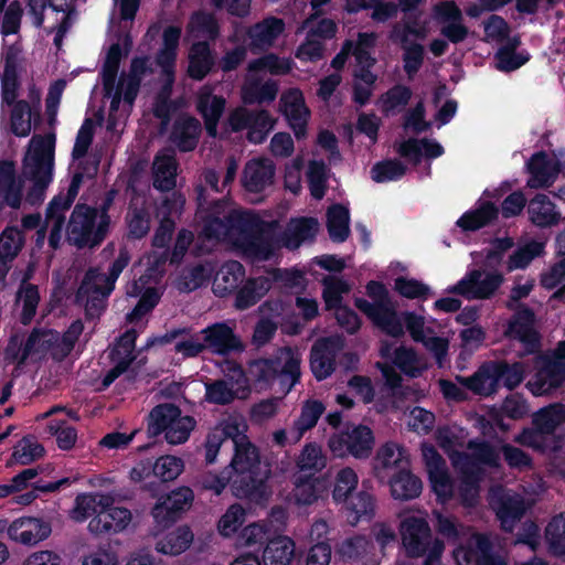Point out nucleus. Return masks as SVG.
Segmentation results:
<instances>
[{"label": "nucleus", "mask_w": 565, "mask_h": 565, "mask_svg": "<svg viewBox=\"0 0 565 565\" xmlns=\"http://www.w3.org/2000/svg\"><path fill=\"white\" fill-rule=\"evenodd\" d=\"M274 119L266 109L253 110L247 130V140L252 143H263L274 128Z\"/></svg>", "instance_id": "bf43d9fd"}, {"label": "nucleus", "mask_w": 565, "mask_h": 565, "mask_svg": "<svg viewBox=\"0 0 565 565\" xmlns=\"http://www.w3.org/2000/svg\"><path fill=\"white\" fill-rule=\"evenodd\" d=\"M443 151L438 142L428 139H409L398 147L399 154L412 161H417L422 156L437 158L443 154Z\"/></svg>", "instance_id": "864d4df0"}, {"label": "nucleus", "mask_w": 565, "mask_h": 565, "mask_svg": "<svg viewBox=\"0 0 565 565\" xmlns=\"http://www.w3.org/2000/svg\"><path fill=\"white\" fill-rule=\"evenodd\" d=\"M130 521V510L110 505L107 498L98 513L89 521L88 530L95 535H110L124 531Z\"/></svg>", "instance_id": "412c9836"}, {"label": "nucleus", "mask_w": 565, "mask_h": 565, "mask_svg": "<svg viewBox=\"0 0 565 565\" xmlns=\"http://www.w3.org/2000/svg\"><path fill=\"white\" fill-rule=\"evenodd\" d=\"M505 335L518 340L523 345L524 353H534L539 349L540 339L534 327L533 312L526 308L519 310L510 320Z\"/></svg>", "instance_id": "a878e982"}, {"label": "nucleus", "mask_w": 565, "mask_h": 565, "mask_svg": "<svg viewBox=\"0 0 565 565\" xmlns=\"http://www.w3.org/2000/svg\"><path fill=\"white\" fill-rule=\"evenodd\" d=\"M277 94L278 85L274 81L254 82L243 88L242 98L246 105L263 104L274 102Z\"/></svg>", "instance_id": "6e6d98bb"}, {"label": "nucleus", "mask_w": 565, "mask_h": 565, "mask_svg": "<svg viewBox=\"0 0 565 565\" xmlns=\"http://www.w3.org/2000/svg\"><path fill=\"white\" fill-rule=\"evenodd\" d=\"M198 212L203 223L202 234L209 241H230L238 237L241 228H250L246 221L248 212L230 210L226 198L210 201L203 185L195 188Z\"/></svg>", "instance_id": "f257e3e1"}, {"label": "nucleus", "mask_w": 565, "mask_h": 565, "mask_svg": "<svg viewBox=\"0 0 565 565\" xmlns=\"http://www.w3.org/2000/svg\"><path fill=\"white\" fill-rule=\"evenodd\" d=\"M472 457L471 461L463 462L461 466L457 467L462 472V479L459 486V495L462 504L466 507H472L478 501L480 465L498 467L500 460L495 450L483 443L473 446Z\"/></svg>", "instance_id": "1a4fd4ad"}, {"label": "nucleus", "mask_w": 565, "mask_h": 565, "mask_svg": "<svg viewBox=\"0 0 565 565\" xmlns=\"http://www.w3.org/2000/svg\"><path fill=\"white\" fill-rule=\"evenodd\" d=\"M11 110V131L18 137H26L31 132V116L32 109L30 104L20 99L15 102Z\"/></svg>", "instance_id": "e2e57ef3"}, {"label": "nucleus", "mask_w": 565, "mask_h": 565, "mask_svg": "<svg viewBox=\"0 0 565 565\" xmlns=\"http://www.w3.org/2000/svg\"><path fill=\"white\" fill-rule=\"evenodd\" d=\"M212 431L221 438L223 444L227 440L232 443L234 456H237L241 450L244 451L245 455H253V451L258 450L256 446L248 440V437L242 429V425L236 420H226Z\"/></svg>", "instance_id": "58836bf2"}, {"label": "nucleus", "mask_w": 565, "mask_h": 565, "mask_svg": "<svg viewBox=\"0 0 565 565\" xmlns=\"http://www.w3.org/2000/svg\"><path fill=\"white\" fill-rule=\"evenodd\" d=\"M107 498L100 494L82 493L75 499V507L72 510V519L76 522H84L95 516L105 504Z\"/></svg>", "instance_id": "4d7b16f0"}, {"label": "nucleus", "mask_w": 565, "mask_h": 565, "mask_svg": "<svg viewBox=\"0 0 565 565\" xmlns=\"http://www.w3.org/2000/svg\"><path fill=\"white\" fill-rule=\"evenodd\" d=\"M194 493L189 487H180L158 499L151 509L154 527L158 532L172 526L192 505Z\"/></svg>", "instance_id": "f8f14e48"}, {"label": "nucleus", "mask_w": 565, "mask_h": 565, "mask_svg": "<svg viewBox=\"0 0 565 565\" xmlns=\"http://www.w3.org/2000/svg\"><path fill=\"white\" fill-rule=\"evenodd\" d=\"M200 334L203 335L206 351L220 356L239 352L244 348L239 337L226 322L210 324L201 330Z\"/></svg>", "instance_id": "aec40b11"}, {"label": "nucleus", "mask_w": 565, "mask_h": 565, "mask_svg": "<svg viewBox=\"0 0 565 565\" xmlns=\"http://www.w3.org/2000/svg\"><path fill=\"white\" fill-rule=\"evenodd\" d=\"M177 160L173 154L158 153L153 162V186L169 191L175 185Z\"/></svg>", "instance_id": "de8ad7c7"}, {"label": "nucleus", "mask_w": 565, "mask_h": 565, "mask_svg": "<svg viewBox=\"0 0 565 565\" xmlns=\"http://www.w3.org/2000/svg\"><path fill=\"white\" fill-rule=\"evenodd\" d=\"M202 134L200 120L188 114L178 116L171 127L169 141L180 152H191L199 145Z\"/></svg>", "instance_id": "393cba45"}, {"label": "nucleus", "mask_w": 565, "mask_h": 565, "mask_svg": "<svg viewBox=\"0 0 565 565\" xmlns=\"http://www.w3.org/2000/svg\"><path fill=\"white\" fill-rule=\"evenodd\" d=\"M274 174V166L265 160L248 163L244 170V186L249 192H262L271 184Z\"/></svg>", "instance_id": "37998d69"}, {"label": "nucleus", "mask_w": 565, "mask_h": 565, "mask_svg": "<svg viewBox=\"0 0 565 565\" xmlns=\"http://www.w3.org/2000/svg\"><path fill=\"white\" fill-rule=\"evenodd\" d=\"M437 441L438 445L448 454L451 458L455 467L461 466L463 462H469L472 460V452L467 455H461L458 451V447L461 446L458 434L450 428H440L437 431ZM477 444L470 443L469 448L472 451L473 446Z\"/></svg>", "instance_id": "5fc2aeb1"}, {"label": "nucleus", "mask_w": 565, "mask_h": 565, "mask_svg": "<svg viewBox=\"0 0 565 565\" xmlns=\"http://www.w3.org/2000/svg\"><path fill=\"white\" fill-rule=\"evenodd\" d=\"M132 49L130 32L118 33L117 42L110 44L102 67L103 86L105 94L109 96L116 87V78L120 62Z\"/></svg>", "instance_id": "4be33fe9"}, {"label": "nucleus", "mask_w": 565, "mask_h": 565, "mask_svg": "<svg viewBox=\"0 0 565 565\" xmlns=\"http://www.w3.org/2000/svg\"><path fill=\"white\" fill-rule=\"evenodd\" d=\"M184 468L183 461L175 456H162L152 465V475L163 482L172 481L179 477Z\"/></svg>", "instance_id": "338daca9"}, {"label": "nucleus", "mask_w": 565, "mask_h": 565, "mask_svg": "<svg viewBox=\"0 0 565 565\" xmlns=\"http://www.w3.org/2000/svg\"><path fill=\"white\" fill-rule=\"evenodd\" d=\"M327 230L330 239L343 243L350 235V212L339 203L332 204L327 211Z\"/></svg>", "instance_id": "c03bdc74"}, {"label": "nucleus", "mask_w": 565, "mask_h": 565, "mask_svg": "<svg viewBox=\"0 0 565 565\" xmlns=\"http://www.w3.org/2000/svg\"><path fill=\"white\" fill-rule=\"evenodd\" d=\"M350 290L348 282L339 277L328 276L323 279L322 299L327 310L342 306V295Z\"/></svg>", "instance_id": "0e129e2a"}, {"label": "nucleus", "mask_w": 565, "mask_h": 565, "mask_svg": "<svg viewBox=\"0 0 565 565\" xmlns=\"http://www.w3.org/2000/svg\"><path fill=\"white\" fill-rule=\"evenodd\" d=\"M498 209L490 202H479L478 207L465 213L457 224L465 231H476L494 220Z\"/></svg>", "instance_id": "3c124183"}, {"label": "nucleus", "mask_w": 565, "mask_h": 565, "mask_svg": "<svg viewBox=\"0 0 565 565\" xmlns=\"http://www.w3.org/2000/svg\"><path fill=\"white\" fill-rule=\"evenodd\" d=\"M130 256L126 249L119 250L117 258L110 264L108 274H100L95 268H89L78 288V294L94 292L108 298L115 289V284L122 270L128 266Z\"/></svg>", "instance_id": "dca6fc26"}, {"label": "nucleus", "mask_w": 565, "mask_h": 565, "mask_svg": "<svg viewBox=\"0 0 565 565\" xmlns=\"http://www.w3.org/2000/svg\"><path fill=\"white\" fill-rule=\"evenodd\" d=\"M245 220L252 226L247 230L241 228L238 234L244 252L256 260H269L275 254L276 243L268 223L253 213H247Z\"/></svg>", "instance_id": "4468645a"}, {"label": "nucleus", "mask_w": 565, "mask_h": 565, "mask_svg": "<svg viewBox=\"0 0 565 565\" xmlns=\"http://www.w3.org/2000/svg\"><path fill=\"white\" fill-rule=\"evenodd\" d=\"M24 180L17 173L15 162L9 159L0 160V212L8 205L19 209L22 202Z\"/></svg>", "instance_id": "b1692460"}, {"label": "nucleus", "mask_w": 565, "mask_h": 565, "mask_svg": "<svg viewBox=\"0 0 565 565\" xmlns=\"http://www.w3.org/2000/svg\"><path fill=\"white\" fill-rule=\"evenodd\" d=\"M374 445V435L365 425L348 426L344 431L334 435L329 440L330 450L334 456L344 457L348 455L356 459L369 458Z\"/></svg>", "instance_id": "ddd939ff"}, {"label": "nucleus", "mask_w": 565, "mask_h": 565, "mask_svg": "<svg viewBox=\"0 0 565 565\" xmlns=\"http://www.w3.org/2000/svg\"><path fill=\"white\" fill-rule=\"evenodd\" d=\"M354 306L388 337V305L370 302L363 297H356Z\"/></svg>", "instance_id": "13d9d810"}, {"label": "nucleus", "mask_w": 565, "mask_h": 565, "mask_svg": "<svg viewBox=\"0 0 565 565\" xmlns=\"http://www.w3.org/2000/svg\"><path fill=\"white\" fill-rule=\"evenodd\" d=\"M216 56L207 41L194 42L188 55L186 74L193 81H203L215 67Z\"/></svg>", "instance_id": "cd10ccee"}, {"label": "nucleus", "mask_w": 565, "mask_h": 565, "mask_svg": "<svg viewBox=\"0 0 565 565\" xmlns=\"http://www.w3.org/2000/svg\"><path fill=\"white\" fill-rule=\"evenodd\" d=\"M292 68V62L289 58H281L274 53L265 54L248 63L249 72H268L271 75H286Z\"/></svg>", "instance_id": "680f3d73"}, {"label": "nucleus", "mask_w": 565, "mask_h": 565, "mask_svg": "<svg viewBox=\"0 0 565 565\" xmlns=\"http://www.w3.org/2000/svg\"><path fill=\"white\" fill-rule=\"evenodd\" d=\"M405 330L415 342H420L435 356L438 365L444 366L447 358L449 342L446 338L437 337L426 326L425 318L414 312H391V337L403 335Z\"/></svg>", "instance_id": "6e6552de"}, {"label": "nucleus", "mask_w": 565, "mask_h": 565, "mask_svg": "<svg viewBox=\"0 0 565 565\" xmlns=\"http://www.w3.org/2000/svg\"><path fill=\"white\" fill-rule=\"evenodd\" d=\"M54 161L34 156H25L22 163V177L32 182L50 184L53 180Z\"/></svg>", "instance_id": "603ef678"}, {"label": "nucleus", "mask_w": 565, "mask_h": 565, "mask_svg": "<svg viewBox=\"0 0 565 565\" xmlns=\"http://www.w3.org/2000/svg\"><path fill=\"white\" fill-rule=\"evenodd\" d=\"M323 491V484L313 476H299L296 478L292 495L298 505L315 503Z\"/></svg>", "instance_id": "8fccbe9b"}, {"label": "nucleus", "mask_w": 565, "mask_h": 565, "mask_svg": "<svg viewBox=\"0 0 565 565\" xmlns=\"http://www.w3.org/2000/svg\"><path fill=\"white\" fill-rule=\"evenodd\" d=\"M279 110L286 117L295 137L300 140L307 136L310 110L299 88H290L281 94Z\"/></svg>", "instance_id": "a211bd4d"}, {"label": "nucleus", "mask_w": 565, "mask_h": 565, "mask_svg": "<svg viewBox=\"0 0 565 565\" xmlns=\"http://www.w3.org/2000/svg\"><path fill=\"white\" fill-rule=\"evenodd\" d=\"M226 100L221 95L202 93L196 100V110L204 121V128L209 137L217 136V127L225 110Z\"/></svg>", "instance_id": "c756f323"}, {"label": "nucleus", "mask_w": 565, "mask_h": 565, "mask_svg": "<svg viewBox=\"0 0 565 565\" xmlns=\"http://www.w3.org/2000/svg\"><path fill=\"white\" fill-rule=\"evenodd\" d=\"M428 33V24L420 15L409 14L403 25L395 30V36L401 43H417V40L425 39Z\"/></svg>", "instance_id": "052dcab7"}, {"label": "nucleus", "mask_w": 565, "mask_h": 565, "mask_svg": "<svg viewBox=\"0 0 565 565\" xmlns=\"http://www.w3.org/2000/svg\"><path fill=\"white\" fill-rule=\"evenodd\" d=\"M335 366V356L331 349V340L322 338L317 340L310 350V369L317 381L329 377Z\"/></svg>", "instance_id": "7c9ffc66"}, {"label": "nucleus", "mask_w": 565, "mask_h": 565, "mask_svg": "<svg viewBox=\"0 0 565 565\" xmlns=\"http://www.w3.org/2000/svg\"><path fill=\"white\" fill-rule=\"evenodd\" d=\"M402 543L409 556L426 554L425 565H439L445 545L439 539L431 537L429 524L423 516L411 515L401 524Z\"/></svg>", "instance_id": "423d86ee"}, {"label": "nucleus", "mask_w": 565, "mask_h": 565, "mask_svg": "<svg viewBox=\"0 0 565 565\" xmlns=\"http://www.w3.org/2000/svg\"><path fill=\"white\" fill-rule=\"evenodd\" d=\"M324 409L326 407L321 401L309 399L305 402L301 407L300 416L295 422V426L301 433L313 428L323 414Z\"/></svg>", "instance_id": "774afa93"}, {"label": "nucleus", "mask_w": 565, "mask_h": 565, "mask_svg": "<svg viewBox=\"0 0 565 565\" xmlns=\"http://www.w3.org/2000/svg\"><path fill=\"white\" fill-rule=\"evenodd\" d=\"M228 468L231 490L236 498L256 503L269 498L270 489L267 481L270 469L262 463L258 450L253 451V455L238 451L237 456H233Z\"/></svg>", "instance_id": "f03ea898"}, {"label": "nucleus", "mask_w": 565, "mask_h": 565, "mask_svg": "<svg viewBox=\"0 0 565 565\" xmlns=\"http://www.w3.org/2000/svg\"><path fill=\"white\" fill-rule=\"evenodd\" d=\"M271 288L268 277L258 276L245 280L235 292L234 307L237 310H246L255 306Z\"/></svg>", "instance_id": "473e14b6"}, {"label": "nucleus", "mask_w": 565, "mask_h": 565, "mask_svg": "<svg viewBox=\"0 0 565 565\" xmlns=\"http://www.w3.org/2000/svg\"><path fill=\"white\" fill-rule=\"evenodd\" d=\"M301 360L291 348H285L275 359H257L247 365L246 376L256 388L270 387L275 381L279 382L281 390L289 393L299 382Z\"/></svg>", "instance_id": "7ed1b4c3"}, {"label": "nucleus", "mask_w": 565, "mask_h": 565, "mask_svg": "<svg viewBox=\"0 0 565 565\" xmlns=\"http://www.w3.org/2000/svg\"><path fill=\"white\" fill-rule=\"evenodd\" d=\"M503 280V275L495 269H472L447 290L468 300H484L495 295Z\"/></svg>", "instance_id": "9b49d317"}, {"label": "nucleus", "mask_w": 565, "mask_h": 565, "mask_svg": "<svg viewBox=\"0 0 565 565\" xmlns=\"http://www.w3.org/2000/svg\"><path fill=\"white\" fill-rule=\"evenodd\" d=\"M193 542V532L188 525L178 526L157 542V551L164 555H179Z\"/></svg>", "instance_id": "49530a36"}, {"label": "nucleus", "mask_w": 565, "mask_h": 565, "mask_svg": "<svg viewBox=\"0 0 565 565\" xmlns=\"http://www.w3.org/2000/svg\"><path fill=\"white\" fill-rule=\"evenodd\" d=\"M52 532L50 522L43 519L24 516L14 520L8 527V536L24 545H35L47 539Z\"/></svg>", "instance_id": "5701e85b"}, {"label": "nucleus", "mask_w": 565, "mask_h": 565, "mask_svg": "<svg viewBox=\"0 0 565 565\" xmlns=\"http://www.w3.org/2000/svg\"><path fill=\"white\" fill-rule=\"evenodd\" d=\"M543 540L550 555L565 556V511L550 518L544 527Z\"/></svg>", "instance_id": "4c0bfd02"}, {"label": "nucleus", "mask_w": 565, "mask_h": 565, "mask_svg": "<svg viewBox=\"0 0 565 565\" xmlns=\"http://www.w3.org/2000/svg\"><path fill=\"white\" fill-rule=\"evenodd\" d=\"M126 223L128 228V238L141 239L146 237L150 231L151 215L146 202L140 205L130 202L126 214Z\"/></svg>", "instance_id": "a18cd8bd"}, {"label": "nucleus", "mask_w": 565, "mask_h": 565, "mask_svg": "<svg viewBox=\"0 0 565 565\" xmlns=\"http://www.w3.org/2000/svg\"><path fill=\"white\" fill-rule=\"evenodd\" d=\"M490 505L495 511L501 526L504 531L511 532L521 520L530 503L522 494L501 487L491 489L489 493Z\"/></svg>", "instance_id": "2eb2a0df"}, {"label": "nucleus", "mask_w": 565, "mask_h": 565, "mask_svg": "<svg viewBox=\"0 0 565 565\" xmlns=\"http://www.w3.org/2000/svg\"><path fill=\"white\" fill-rule=\"evenodd\" d=\"M535 366L539 371L526 384L533 395L548 394L565 382V340L558 343L551 359L537 356Z\"/></svg>", "instance_id": "9d476101"}, {"label": "nucleus", "mask_w": 565, "mask_h": 565, "mask_svg": "<svg viewBox=\"0 0 565 565\" xmlns=\"http://www.w3.org/2000/svg\"><path fill=\"white\" fill-rule=\"evenodd\" d=\"M181 409L174 404H159L154 406L148 416L147 433L150 437H157L170 429L173 420L179 417Z\"/></svg>", "instance_id": "79ce46f5"}, {"label": "nucleus", "mask_w": 565, "mask_h": 565, "mask_svg": "<svg viewBox=\"0 0 565 565\" xmlns=\"http://www.w3.org/2000/svg\"><path fill=\"white\" fill-rule=\"evenodd\" d=\"M295 555V543L288 536L268 540L263 551L264 565H289Z\"/></svg>", "instance_id": "ea45409f"}, {"label": "nucleus", "mask_w": 565, "mask_h": 565, "mask_svg": "<svg viewBox=\"0 0 565 565\" xmlns=\"http://www.w3.org/2000/svg\"><path fill=\"white\" fill-rule=\"evenodd\" d=\"M565 423V406L554 404L540 409L533 417V428L524 429L514 440L535 450L556 451L564 444V435L557 430Z\"/></svg>", "instance_id": "20e7f679"}, {"label": "nucleus", "mask_w": 565, "mask_h": 565, "mask_svg": "<svg viewBox=\"0 0 565 565\" xmlns=\"http://www.w3.org/2000/svg\"><path fill=\"white\" fill-rule=\"evenodd\" d=\"M190 25L200 35L215 41L220 36V24L215 15L211 12L199 10L192 13Z\"/></svg>", "instance_id": "69168bd1"}, {"label": "nucleus", "mask_w": 565, "mask_h": 565, "mask_svg": "<svg viewBox=\"0 0 565 565\" xmlns=\"http://www.w3.org/2000/svg\"><path fill=\"white\" fill-rule=\"evenodd\" d=\"M374 551L375 546L371 537L353 535L335 544L334 558L343 563L360 562L362 565H380Z\"/></svg>", "instance_id": "6ab92c4d"}, {"label": "nucleus", "mask_w": 565, "mask_h": 565, "mask_svg": "<svg viewBox=\"0 0 565 565\" xmlns=\"http://www.w3.org/2000/svg\"><path fill=\"white\" fill-rule=\"evenodd\" d=\"M244 277L245 268L239 262L225 263L214 278L212 286L214 295L223 298L236 292Z\"/></svg>", "instance_id": "2f4dec72"}, {"label": "nucleus", "mask_w": 565, "mask_h": 565, "mask_svg": "<svg viewBox=\"0 0 565 565\" xmlns=\"http://www.w3.org/2000/svg\"><path fill=\"white\" fill-rule=\"evenodd\" d=\"M109 233L107 226H102L97 217V209L86 203H77L66 226V237L70 244L78 249L96 248L102 245Z\"/></svg>", "instance_id": "0eeeda50"}, {"label": "nucleus", "mask_w": 565, "mask_h": 565, "mask_svg": "<svg viewBox=\"0 0 565 565\" xmlns=\"http://www.w3.org/2000/svg\"><path fill=\"white\" fill-rule=\"evenodd\" d=\"M24 233L17 226L4 228L0 235V265L6 267L21 252L24 245Z\"/></svg>", "instance_id": "09e8293b"}, {"label": "nucleus", "mask_w": 565, "mask_h": 565, "mask_svg": "<svg viewBox=\"0 0 565 565\" xmlns=\"http://www.w3.org/2000/svg\"><path fill=\"white\" fill-rule=\"evenodd\" d=\"M359 483L356 472L345 467L340 469L334 478L332 499L337 504L342 503L343 512L350 525L355 526L362 520L374 516V498L366 491L354 493Z\"/></svg>", "instance_id": "39448f33"}, {"label": "nucleus", "mask_w": 565, "mask_h": 565, "mask_svg": "<svg viewBox=\"0 0 565 565\" xmlns=\"http://www.w3.org/2000/svg\"><path fill=\"white\" fill-rule=\"evenodd\" d=\"M318 226V221L315 217L302 216L291 220L282 233L284 246L289 249L298 248L305 241L316 236Z\"/></svg>", "instance_id": "e433bc0d"}, {"label": "nucleus", "mask_w": 565, "mask_h": 565, "mask_svg": "<svg viewBox=\"0 0 565 565\" xmlns=\"http://www.w3.org/2000/svg\"><path fill=\"white\" fill-rule=\"evenodd\" d=\"M527 167L531 173L527 185L533 189L550 185L559 171L557 162L543 152L535 153Z\"/></svg>", "instance_id": "f704fd0d"}, {"label": "nucleus", "mask_w": 565, "mask_h": 565, "mask_svg": "<svg viewBox=\"0 0 565 565\" xmlns=\"http://www.w3.org/2000/svg\"><path fill=\"white\" fill-rule=\"evenodd\" d=\"M393 458L398 471L391 478V494L402 500L418 497L422 481L411 472L406 451L399 446H391V459Z\"/></svg>", "instance_id": "f3484780"}, {"label": "nucleus", "mask_w": 565, "mask_h": 565, "mask_svg": "<svg viewBox=\"0 0 565 565\" xmlns=\"http://www.w3.org/2000/svg\"><path fill=\"white\" fill-rule=\"evenodd\" d=\"M527 213L531 222L540 227L555 225L561 220V213L545 194H537L529 202Z\"/></svg>", "instance_id": "a19ab883"}, {"label": "nucleus", "mask_w": 565, "mask_h": 565, "mask_svg": "<svg viewBox=\"0 0 565 565\" xmlns=\"http://www.w3.org/2000/svg\"><path fill=\"white\" fill-rule=\"evenodd\" d=\"M470 545H475V548L459 546L454 551L457 565H507L503 558L489 553L490 542L486 535L473 534Z\"/></svg>", "instance_id": "bb28decb"}, {"label": "nucleus", "mask_w": 565, "mask_h": 565, "mask_svg": "<svg viewBox=\"0 0 565 565\" xmlns=\"http://www.w3.org/2000/svg\"><path fill=\"white\" fill-rule=\"evenodd\" d=\"M457 381L475 394L489 396L497 391L499 385L497 366L494 364L484 365L471 376H457Z\"/></svg>", "instance_id": "c9c22d12"}, {"label": "nucleus", "mask_w": 565, "mask_h": 565, "mask_svg": "<svg viewBox=\"0 0 565 565\" xmlns=\"http://www.w3.org/2000/svg\"><path fill=\"white\" fill-rule=\"evenodd\" d=\"M285 22L280 18L269 17L247 30L249 49L253 53L269 49L284 32Z\"/></svg>", "instance_id": "c85d7f7f"}, {"label": "nucleus", "mask_w": 565, "mask_h": 565, "mask_svg": "<svg viewBox=\"0 0 565 565\" xmlns=\"http://www.w3.org/2000/svg\"><path fill=\"white\" fill-rule=\"evenodd\" d=\"M84 175L85 174L83 171H76L72 175L66 195L63 196L57 194L50 201L45 211L46 223L58 222L60 217L62 218V223H65L64 212L67 211L74 203L79 188L84 181Z\"/></svg>", "instance_id": "72a5a7b5"}]
</instances>
